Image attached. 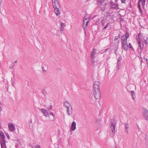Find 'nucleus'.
<instances>
[{"instance_id":"nucleus-23","label":"nucleus","mask_w":148,"mask_h":148,"mask_svg":"<svg viewBox=\"0 0 148 148\" xmlns=\"http://www.w3.org/2000/svg\"><path fill=\"white\" fill-rule=\"evenodd\" d=\"M143 60L144 62H147V64L148 65V60L147 58H146L145 57H144L143 58Z\"/></svg>"},{"instance_id":"nucleus-36","label":"nucleus","mask_w":148,"mask_h":148,"mask_svg":"<svg viewBox=\"0 0 148 148\" xmlns=\"http://www.w3.org/2000/svg\"><path fill=\"white\" fill-rule=\"evenodd\" d=\"M66 107L67 108V110L70 109L71 108H72L71 105V106H70V107L67 106V107Z\"/></svg>"},{"instance_id":"nucleus-24","label":"nucleus","mask_w":148,"mask_h":148,"mask_svg":"<svg viewBox=\"0 0 148 148\" xmlns=\"http://www.w3.org/2000/svg\"><path fill=\"white\" fill-rule=\"evenodd\" d=\"M128 125L127 124H126L125 125V128L126 129V132L127 133H128V130H127V129L128 128Z\"/></svg>"},{"instance_id":"nucleus-40","label":"nucleus","mask_w":148,"mask_h":148,"mask_svg":"<svg viewBox=\"0 0 148 148\" xmlns=\"http://www.w3.org/2000/svg\"><path fill=\"white\" fill-rule=\"evenodd\" d=\"M40 145H36L35 146V147L36 148H40Z\"/></svg>"},{"instance_id":"nucleus-31","label":"nucleus","mask_w":148,"mask_h":148,"mask_svg":"<svg viewBox=\"0 0 148 148\" xmlns=\"http://www.w3.org/2000/svg\"><path fill=\"white\" fill-rule=\"evenodd\" d=\"M140 0H139L138 1V8H139V7H140Z\"/></svg>"},{"instance_id":"nucleus-5","label":"nucleus","mask_w":148,"mask_h":148,"mask_svg":"<svg viewBox=\"0 0 148 148\" xmlns=\"http://www.w3.org/2000/svg\"><path fill=\"white\" fill-rule=\"evenodd\" d=\"M94 96L96 99H100L101 97V92L100 90L93 91Z\"/></svg>"},{"instance_id":"nucleus-29","label":"nucleus","mask_w":148,"mask_h":148,"mask_svg":"<svg viewBox=\"0 0 148 148\" xmlns=\"http://www.w3.org/2000/svg\"><path fill=\"white\" fill-rule=\"evenodd\" d=\"M131 94H132V96L133 99H134V98L133 97V95H134L135 94L134 92L133 91H131Z\"/></svg>"},{"instance_id":"nucleus-22","label":"nucleus","mask_w":148,"mask_h":148,"mask_svg":"<svg viewBox=\"0 0 148 148\" xmlns=\"http://www.w3.org/2000/svg\"><path fill=\"white\" fill-rule=\"evenodd\" d=\"M138 46L140 47V49H142L143 48V45H141L140 42H139V43H138Z\"/></svg>"},{"instance_id":"nucleus-47","label":"nucleus","mask_w":148,"mask_h":148,"mask_svg":"<svg viewBox=\"0 0 148 148\" xmlns=\"http://www.w3.org/2000/svg\"><path fill=\"white\" fill-rule=\"evenodd\" d=\"M51 107H50V109H51Z\"/></svg>"},{"instance_id":"nucleus-8","label":"nucleus","mask_w":148,"mask_h":148,"mask_svg":"<svg viewBox=\"0 0 148 148\" xmlns=\"http://www.w3.org/2000/svg\"><path fill=\"white\" fill-rule=\"evenodd\" d=\"M52 4L53 8H60V5L58 0H52Z\"/></svg>"},{"instance_id":"nucleus-43","label":"nucleus","mask_w":148,"mask_h":148,"mask_svg":"<svg viewBox=\"0 0 148 148\" xmlns=\"http://www.w3.org/2000/svg\"><path fill=\"white\" fill-rule=\"evenodd\" d=\"M2 2V0H0V5L1 4Z\"/></svg>"},{"instance_id":"nucleus-10","label":"nucleus","mask_w":148,"mask_h":148,"mask_svg":"<svg viewBox=\"0 0 148 148\" xmlns=\"http://www.w3.org/2000/svg\"><path fill=\"white\" fill-rule=\"evenodd\" d=\"M8 126L9 130L11 132L14 131L15 130V127L12 123H9L8 124Z\"/></svg>"},{"instance_id":"nucleus-1","label":"nucleus","mask_w":148,"mask_h":148,"mask_svg":"<svg viewBox=\"0 0 148 148\" xmlns=\"http://www.w3.org/2000/svg\"><path fill=\"white\" fill-rule=\"evenodd\" d=\"M129 37V34L127 33H126L125 35H123L121 37L122 47L125 50H127L128 49V45L127 42V40Z\"/></svg>"},{"instance_id":"nucleus-14","label":"nucleus","mask_w":148,"mask_h":148,"mask_svg":"<svg viewBox=\"0 0 148 148\" xmlns=\"http://www.w3.org/2000/svg\"><path fill=\"white\" fill-rule=\"evenodd\" d=\"M67 113L68 115L71 116L73 115V110L72 108L70 109L67 110Z\"/></svg>"},{"instance_id":"nucleus-6","label":"nucleus","mask_w":148,"mask_h":148,"mask_svg":"<svg viewBox=\"0 0 148 148\" xmlns=\"http://www.w3.org/2000/svg\"><path fill=\"white\" fill-rule=\"evenodd\" d=\"M104 0H98L99 6L103 10L105 7V4L104 3Z\"/></svg>"},{"instance_id":"nucleus-32","label":"nucleus","mask_w":148,"mask_h":148,"mask_svg":"<svg viewBox=\"0 0 148 148\" xmlns=\"http://www.w3.org/2000/svg\"><path fill=\"white\" fill-rule=\"evenodd\" d=\"M120 37V36L119 35V36H116L115 37V38L114 39V40H116L118 39Z\"/></svg>"},{"instance_id":"nucleus-45","label":"nucleus","mask_w":148,"mask_h":148,"mask_svg":"<svg viewBox=\"0 0 148 148\" xmlns=\"http://www.w3.org/2000/svg\"><path fill=\"white\" fill-rule=\"evenodd\" d=\"M140 12L142 14V10H140Z\"/></svg>"},{"instance_id":"nucleus-9","label":"nucleus","mask_w":148,"mask_h":148,"mask_svg":"<svg viewBox=\"0 0 148 148\" xmlns=\"http://www.w3.org/2000/svg\"><path fill=\"white\" fill-rule=\"evenodd\" d=\"M76 128V123L75 121H73L71 124V132L74 131Z\"/></svg>"},{"instance_id":"nucleus-20","label":"nucleus","mask_w":148,"mask_h":148,"mask_svg":"<svg viewBox=\"0 0 148 148\" xmlns=\"http://www.w3.org/2000/svg\"><path fill=\"white\" fill-rule=\"evenodd\" d=\"M122 58L121 56H120L118 58V59L117 60V63H118L119 64H120L121 62V61L122 60Z\"/></svg>"},{"instance_id":"nucleus-2","label":"nucleus","mask_w":148,"mask_h":148,"mask_svg":"<svg viewBox=\"0 0 148 148\" xmlns=\"http://www.w3.org/2000/svg\"><path fill=\"white\" fill-rule=\"evenodd\" d=\"M0 141L1 148H6L5 136L2 131H0Z\"/></svg>"},{"instance_id":"nucleus-21","label":"nucleus","mask_w":148,"mask_h":148,"mask_svg":"<svg viewBox=\"0 0 148 148\" xmlns=\"http://www.w3.org/2000/svg\"><path fill=\"white\" fill-rule=\"evenodd\" d=\"M136 40L138 43H139V42H140V40L139 34L138 35V36L136 38Z\"/></svg>"},{"instance_id":"nucleus-41","label":"nucleus","mask_w":148,"mask_h":148,"mask_svg":"<svg viewBox=\"0 0 148 148\" xmlns=\"http://www.w3.org/2000/svg\"><path fill=\"white\" fill-rule=\"evenodd\" d=\"M42 93L44 94H45V90H42Z\"/></svg>"},{"instance_id":"nucleus-34","label":"nucleus","mask_w":148,"mask_h":148,"mask_svg":"<svg viewBox=\"0 0 148 148\" xmlns=\"http://www.w3.org/2000/svg\"><path fill=\"white\" fill-rule=\"evenodd\" d=\"M117 65H116V67L117 68H118V69H119V68L120 64H119L118 63H117Z\"/></svg>"},{"instance_id":"nucleus-19","label":"nucleus","mask_w":148,"mask_h":148,"mask_svg":"<svg viewBox=\"0 0 148 148\" xmlns=\"http://www.w3.org/2000/svg\"><path fill=\"white\" fill-rule=\"evenodd\" d=\"M101 23L102 25L103 26L105 25V24L106 23V20L105 18H103L101 19Z\"/></svg>"},{"instance_id":"nucleus-3","label":"nucleus","mask_w":148,"mask_h":148,"mask_svg":"<svg viewBox=\"0 0 148 148\" xmlns=\"http://www.w3.org/2000/svg\"><path fill=\"white\" fill-rule=\"evenodd\" d=\"M100 82L98 81H95L94 82L93 87V91L100 90Z\"/></svg>"},{"instance_id":"nucleus-42","label":"nucleus","mask_w":148,"mask_h":148,"mask_svg":"<svg viewBox=\"0 0 148 148\" xmlns=\"http://www.w3.org/2000/svg\"><path fill=\"white\" fill-rule=\"evenodd\" d=\"M145 0H143V5H145Z\"/></svg>"},{"instance_id":"nucleus-28","label":"nucleus","mask_w":148,"mask_h":148,"mask_svg":"<svg viewBox=\"0 0 148 148\" xmlns=\"http://www.w3.org/2000/svg\"><path fill=\"white\" fill-rule=\"evenodd\" d=\"M42 70L43 72H46L47 71V70L45 69L43 66H42Z\"/></svg>"},{"instance_id":"nucleus-44","label":"nucleus","mask_w":148,"mask_h":148,"mask_svg":"<svg viewBox=\"0 0 148 148\" xmlns=\"http://www.w3.org/2000/svg\"><path fill=\"white\" fill-rule=\"evenodd\" d=\"M139 10H142L141 9V7H139Z\"/></svg>"},{"instance_id":"nucleus-16","label":"nucleus","mask_w":148,"mask_h":148,"mask_svg":"<svg viewBox=\"0 0 148 148\" xmlns=\"http://www.w3.org/2000/svg\"><path fill=\"white\" fill-rule=\"evenodd\" d=\"M111 24L110 23H108L106 26L103 27L104 29H106L107 28H108V29H110L111 28Z\"/></svg>"},{"instance_id":"nucleus-7","label":"nucleus","mask_w":148,"mask_h":148,"mask_svg":"<svg viewBox=\"0 0 148 148\" xmlns=\"http://www.w3.org/2000/svg\"><path fill=\"white\" fill-rule=\"evenodd\" d=\"M143 115L145 119H147L148 118V110L146 108H144L143 110Z\"/></svg>"},{"instance_id":"nucleus-38","label":"nucleus","mask_w":148,"mask_h":148,"mask_svg":"<svg viewBox=\"0 0 148 148\" xmlns=\"http://www.w3.org/2000/svg\"><path fill=\"white\" fill-rule=\"evenodd\" d=\"M126 0H121L122 3H125V1Z\"/></svg>"},{"instance_id":"nucleus-26","label":"nucleus","mask_w":148,"mask_h":148,"mask_svg":"<svg viewBox=\"0 0 148 148\" xmlns=\"http://www.w3.org/2000/svg\"><path fill=\"white\" fill-rule=\"evenodd\" d=\"M65 26V25L64 23H62L61 24V27L62 29L64 28V27Z\"/></svg>"},{"instance_id":"nucleus-33","label":"nucleus","mask_w":148,"mask_h":148,"mask_svg":"<svg viewBox=\"0 0 148 148\" xmlns=\"http://www.w3.org/2000/svg\"><path fill=\"white\" fill-rule=\"evenodd\" d=\"M99 19H98L96 21V25H98L99 24Z\"/></svg>"},{"instance_id":"nucleus-27","label":"nucleus","mask_w":148,"mask_h":148,"mask_svg":"<svg viewBox=\"0 0 148 148\" xmlns=\"http://www.w3.org/2000/svg\"><path fill=\"white\" fill-rule=\"evenodd\" d=\"M49 114L51 115H52L54 118V119H55V116L54 115V114L52 112H49Z\"/></svg>"},{"instance_id":"nucleus-25","label":"nucleus","mask_w":148,"mask_h":148,"mask_svg":"<svg viewBox=\"0 0 148 148\" xmlns=\"http://www.w3.org/2000/svg\"><path fill=\"white\" fill-rule=\"evenodd\" d=\"M145 42V44L146 45H148V38L146 39H144Z\"/></svg>"},{"instance_id":"nucleus-12","label":"nucleus","mask_w":148,"mask_h":148,"mask_svg":"<svg viewBox=\"0 0 148 148\" xmlns=\"http://www.w3.org/2000/svg\"><path fill=\"white\" fill-rule=\"evenodd\" d=\"M40 110H41V112L43 114L44 116L45 117H47L48 115V111L45 109L42 108L40 109Z\"/></svg>"},{"instance_id":"nucleus-15","label":"nucleus","mask_w":148,"mask_h":148,"mask_svg":"<svg viewBox=\"0 0 148 148\" xmlns=\"http://www.w3.org/2000/svg\"><path fill=\"white\" fill-rule=\"evenodd\" d=\"M115 125L114 123H112L110 126V128L112 129V133H114L115 130Z\"/></svg>"},{"instance_id":"nucleus-4","label":"nucleus","mask_w":148,"mask_h":148,"mask_svg":"<svg viewBox=\"0 0 148 148\" xmlns=\"http://www.w3.org/2000/svg\"><path fill=\"white\" fill-rule=\"evenodd\" d=\"M89 22V19H88L87 16H85L84 17L83 23V27L84 29L87 27L88 23Z\"/></svg>"},{"instance_id":"nucleus-39","label":"nucleus","mask_w":148,"mask_h":148,"mask_svg":"<svg viewBox=\"0 0 148 148\" xmlns=\"http://www.w3.org/2000/svg\"><path fill=\"white\" fill-rule=\"evenodd\" d=\"M108 48L107 49H106L103 52H102V53H105V52H106L108 50Z\"/></svg>"},{"instance_id":"nucleus-18","label":"nucleus","mask_w":148,"mask_h":148,"mask_svg":"<svg viewBox=\"0 0 148 148\" xmlns=\"http://www.w3.org/2000/svg\"><path fill=\"white\" fill-rule=\"evenodd\" d=\"M64 105L66 107H67V106L70 107L71 106V105L70 103L66 101L64 102Z\"/></svg>"},{"instance_id":"nucleus-13","label":"nucleus","mask_w":148,"mask_h":148,"mask_svg":"<svg viewBox=\"0 0 148 148\" xmlns=\"http://www.w3.org/2000/svg\"><path fill=\"white\" fill-rule=\"evenodd\" d=\"M96 50L95 49H92L91 53V57L92 59H93L95 57V55L96 53Z\"/></svg>"},{"instance_id":"nucleus-11","label":"nucleus","mask_w":148,"mask_h":148,"mask_svg":"<svg viewBox=\"0 0 148 148\" xmlns=\"http://www.w3.org/2000/svg\"><path fill=\"white\" fill-rule=\"evenodd\" d=\"M54 12L57 16L59 15L60 14V8H58L57 7L54 8Z\"/></svg>"},{"instance_id":"nucleus-30","label":"nucleus","mask_w":148,"mask_h":148,"mask_svg":"<svg viewBox=\"0 0 148 148\" xmlns=\"http://www.w3.org/2000/svg\"><path fill=\"white\" fill-rule=\"evenodd\" d=\"M17 62V61H15L14 63V65H13V66H12L11 67V68H12V69H13V68H14V66H15V64Z\"/></svg>"},{"instance_id":"nucleus-35","label":"nucleus","mask_w":148,"mask_h":148,"mask_svg":"<svg viewBox=\"0 0 148 148\" xmlns=\"http://www.w3.org/2000/svg\"><path fill=\"white\" fill-rule=\"evenodd\" d=\"M129 46L130 48H132V49H133V48L132 47V45L130 43H129Z\"/></svg>"},{"instance_id":"nucleus-37","label":"nucleus","mask_w":148,"mask_h":148,"mask_svg":"<svg viewBox=\"0 0 148 148\" xmlns=\"http://www.w3.org/2000/svg\"><path fill=\"white\" fill-rule=\"evenodd\" d=\"M6 136L8 139H9V136L8 133L6 134Z\"/></svg>"},{"instance_id":"nucleus-17","label":"nucleus","mask_w":148,"mask_h":148,"mask_svg":"<svg viewBox=\"0 0 148 148\" xmlns=\"http://www.w3.org/2000/svg\"><path fill=\"white\" fill-rule=\"evenodd\" d=\"M110 6L112 8H116L117 6V5L115 3L113 2H111Z\"/></svg>"},{"instance_id":"nucleus-46","label":"nucleus","mask_w":148,"mask_h":148,"mask_svg":"<svg viewBox=\"0 0 148 148\" xmlns=\"http://www.w3.org/2000/svg\"><path fill=\"white\" fill-rule=\"evenodd\" d=\"M142 62H143L142 60H141V64L142 63Z\"/></svg>"}]
</instances>
